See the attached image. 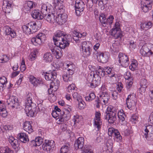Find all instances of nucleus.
<instances>
[{
    "mask_svg": "<svg viewBox=\"0 0 153 153\" xmlns=\"http://www.w3.org/2000/svg\"><path fill=\"white\" fill-rule=\"evenodd\" d=\"M0 153H14V152L7 146H0Z\"/></svg>",
    "mask_w": 153,
    "mask_h": 153,
    "instance_id": "obj_48",
    "label": "nucleus"
},
{
    "mask_svg": "<svg viewBox=\"0 0 153 153\" xmlns=\"http://www.w3.org/2000/svg\"><path fill=\"white\" fill-rule=\"evenodd\" d=\"M124 129L122 131V134L125 136H128L131 135L133 133L130 127H128L127 126H124Z\"/></svg>",
    "mask_w": 153,
    "mask_h": 153,
    "instance_id": "obj_45",
    "label": "nucleus"
},
{
    "mask_svg": "<svg viewBox=\"0 0 153 153\" xmlns=\"http://www.w3.org/2000/svg\"><path fill=\"white\" fill-rule=\"evenodd\" d=\"M84 138L82 137H79L75 141L74 146L76 149H81L83 147L84 142Z\"/></svg>",
    "mask_w": 153,
    "mask_h": 153,
    "instance_id": "obj_26",
    "label": "nucleus"
},
{
    "mask_svg": "<svg viewBox=\"0 0 153 153\" xmlns=\"http://www.w3.org/2000/svg\"><path fill=\"white\" fill-rule=\"evenodd\" d=\"M109 98V95L108 93H102L100 94V96L99 99L103 102V103L102 102V104H107L108 103Z\"/></svg>",
    "mask_w": 153,
    "mask_h": 153,
    "instance_id": "obj_28",
    "label": "nucleus"
},
{
    "mask_svg": "<svg viewBox=\"0 0 153 153\" xmlns=\"http://www.w3.org/2000/svg\"><path fill=\"white\" fill-rule=\"evenodd\" d=\"M97 74L98 76L100 77L101 76L103 77L105 75V72L104 70V68L101 66H99L97 71L94 73V72L93 77H94L95 75Z\"/></svg>",
    "mask_w": 153,
    "mask_h": 153,
    "instance_id": "obj_36",
    "label": "nucleus"
},
{
    "mask_svg": "<svg viewBox=\"0 0 153 153\" xmlns=\"http://www.w3.org/2000/svg\"><path fill=\"white\" fill-rule=\"evenodd\" d=\"M82 153H93V151L91 146L86 145L82 149Z\"/></svg>",
    "mask_w": 153,
    "mask_h": 153,
    "instance_id": "obj_46",
    "label": "nucleus"
},
{
    "mask_svg": "<svg viewBox=\"0 0 153 153\" xmlns=\"http://www.w3.org/2000/svg\"><path fill=\"white\" fill-rule=\"evenodd\" d=\"M118 57L119 62L121 65L124 67H126L128 66L129 61L127 55L120 53L119 54Z\"/></svg>",
    "mask_w": 153,
    "mask_h": 153,
    "instance_id": "obj_7",
    "label": "nucleus"
},
{
    "mask_svg": "<svg viewBox=\"0 0 153 153\" xmlns=\"http://www.w3.org/2000/svg\"><path fill=\"white\" fill-rule=\"evenodd\" d=\"M113 141L112 140H108L106 143V147H107V153H112L113 150Z\"/></svg>",
    "mask_w": 153,
    "mask_h": 153,
    "instance_id": "obj_33",
    "label": "nucleus"
},
{
    "mask_svg": "<svg viewBox=\"0 0 153 153\" xmlns=\"http://www.w3.org/2000/svg\"><path fill=\"white\" fill-rule=\"evenodd\" d=\"M138 116L137 114H134L130 118V121L133 124H135L138 121Z\"/></svg>",
    "mask_w": 153,
    "mask_h": 153,
    "instance_id": "obj_62",
    "label": "nucleus"
},
{
    "mask_svg": "<svg viewBox=\"0 0 153 153\" xmlns=\"http://www.w3.org/2000/svg\"><path fill=\"white\" fill-rule=\"evenodd\" d=\"M117 113L107 114L105 116V119L108 120L109 123L112 124L114 123L116 119Z\"/></svg>",
    "mask_w": 153,
    "mask_h": 153,
    "instance_id": "obj_24",
    "label": "nucleus"
},
{
    "mask_svg": "<svg viewBox=\"0 0 153 153\" xmlns=\"http://www.w3.org/2000/svg\"><path fill=\"white\" fill-rule=\"evenodd\" d=\"M5 33L7 40H11L12 38H15L16 36V33L14 30L7 26L6 27Z\"/></svg>",
    "mask_w": 153,
    "mask_h": 153,
    "instance_id": "obj_16",
    "label": "nucleus"
},
{
    "mask_svg": "<svg viewBox=\"0 0 153 153\" xmlns=\"http://www.w3.org/2000/svg\"><path fill=\"white\" fill-rule=\"evenodd\" d=\"M140 53L144 56H148L153 54V44L147 43L143 45L140 50Z\"/></svg>",
    "mask_w": 153,
    "mask_h": 153,
    "instance_id": "obj_4",
    "label": "nucleus"
},
{
    "mask_svg": "<svg viewBox=\"0 0 153 153\" xmlns=\"http://www.w3.org/2000/svg\"><path fill=\"white\" fill-rule=\"evenodd\" d=\"M29 81L34 85H36L40 84L42 82L41 79L39 78H36L33 76L30 75L28 77Z\"/></svg>",
    "mask_w": 153,
    "mask_h": 153,
    "instance_id": "obj_30",
    "label": "nucleus"
},
{
    "mask_svg": "<svg viewBox=\"0 0 153 153\" xmlns=\"http://www.w3.org/2000/svg\"><path fill=\"white\" fill-rule=\"evenodd\" d=\"M75 12L77 15H79L85 8V4L81 0H76L75 4Z\"/></svg>",
    "mask_w": 153,
    "mask_h": 153,
    "instance_id": "obj_10",
    "label": "nucleus"
},
{
    "mask_svg": "<svg viewBox=\"0 0 153 153\" xmlns=\"http://www.w3.org/2000/svg\"><path fill=\"white\" fill-rule=\"evenodd\" d=\"M100 116L101 114L99 112H96L95 114L94 125L95 127L97 128L98 130L101 128L102 124Z\"/></svg>",
    "mask_w": 153,
    "mask_h": 153,
    "instance_id": "obj_17",
    "label": "nucleus"
},
{
    "mask_svg": "<svg viewBox=\"0 0 153 153\" xmlns=\"http://www.w3.org/2000/svg\"><path fill=\"white\" fill-rule=\"evenodd\" d=\"M5 99L7 100V104L10 105L12 108H20V102L16 97L11 95L10 93H8L5 96Z\"/></svg>",
    "mask_w": 153,
    "mask_h": 153,
    "instance_id": "obj_2",
    "label": "nucleus"
},
{
    "mask_svg": "<svg viewBox=\"0 0 153 153\" xmlns=\"http://www.w3.org/2000/svg\"><path fill=\"white\" fill-rule=\"evenodd\" d=\"M153 0H141V7L143 11L147 12L152 8V4Z\"/></svg>",
    "mask_w": 153,
    "mask_h": 153,
    "instance_id": "obj_8",
    "label": "nucleus"
},
{
    "mask_svg": "<svg viewBox=\"0 0 153 153\" xmlns=\"http://www.w3.org/2000/svg\"><path fill=\"white\" fill-rule=\"evenodd\" d=\"M118 116L120 123L122 125H123L125 122V115L123 113V110H120L118 111Z\"/></svg>",
    "mask_w": 153,
    "mask_h": 153,
    "instance_id": "obj_38",
    "label": "nucleus"
},
{
    "mask_svg": "<svg viewBox=\"0 0 153 153\" xmlns=\"http://www.w3.org/2000/svg\"><path fill=\"white\" fill-rule=\"evenodd\" d=\"M28 57L29 59L31 61L34 60L36 59V51H33L31 52Z\"/></svg>",
    "mask_w": 153,
    "mask_h": 153,
    "instance_id": "obj_60",
    "label": "nucleus"
},
{
    "mask_svg": "<svg viewBox=\"0 0 153 153\" xmlns=\"http://www.w3.org/2000/svg\"><path fill=\"white\" fill-rule=\"evenodd\" d=\"M55 145L54 141L45 140L42 145V148L44 151L50 153L53 151Z\"/></svg>",
    "mask_w": 153,
    "mask_h": 153,
    "instance_id": "obj_6",
    "label": "nucleus"
},
{
    "mask_svg": "<svg viewBox=\"0 0 153 153\" xmlns=\"http://www.w3.org/2000/svg\"><path fill=\"white\" fill-rule=\"evenodd\" d=\"M41 13L44 16L48 13L52 12L53 7L51 4L48 3L44 4L41 6Z\"/></svg>",
    "mask_w": 153,
    "mask_h": 153,
    "instance_id": "obj_12",
    "label": "nucleus"
},
{
    "mask_svg": "<svg viewBox=\"0 0 153 153\" xmlns=\"http://www.w3.org/2000/svg\"><path fill=\"white\" fill-rule=\"evenodd\" d=\"M95 97V95L93 93H91L89 94V96L85 97V100L86 101H90L94 100Z\"/></svg>",
    "mask_w": 153,
    "mask_h": 153,
    "instance_id": "obj_63",
    "label": "nucleus"
},
{
    "mask_svg": "<svg viewBox=\"0 0 153 153\" xmlns=\"http://www.w3.org/2000/svg\"><path fill=\"white\" fill-rule=\"evenodd\" d=\"M111 34L117 38H121L122 37V34L120 32V30L112 29Z\"/></svg>",
    "mask_w": 153,
    "mask_h": 153,
    "instance_id": "obj_44",
    "label": "nucleus"
},
{
    "mask_svg": "<svg viewBox=\"0 0 153 153\" xmlns=\"http://www.w3.org/2000/svg\"><path fill=\"white\" fill-rule=\"evenodd\" d=\"M36 36L37 38H38L41 41L42 43L44 42L46 39V35L43 33H39Z\"/></svg>",
    "mask_w": 153,
    "mask_h": 153,
    "instance_id": "obj_58",
    "label": "nucleus"
},
{
    "mask_svg": "<svg viewBox=\"0 0 153 153\" xmlns=\"http://www.w3.org/2000/svg\"><path fill=\"white\" fill-rule=\"evenodd\" d=\"M148 82L147 80L145 78L142 79L140 82V90L142 92H144L146 89L147 87Z\"/></svg>",
    "mask_w": 153,
    "mask_h": 153,
    "instance_id": "obj_34",
    "label": "nucleus"
},
{
    "mask_svg": "<svg viewBox=\"0 0 153 153\" xmlns=\"http://www.w3.org/2000/svg\"><path fill=\"white\" fill-rule=\"evenodd\" d=\"M115 134L114 136L115 140L117 142L120 141L122 139V137L120 135V133L118 131H116L115 132Z\"/></svg>",
    "mask_w": 153,
    "mask_h": 153,
    "instance_id": "obj_59",
    "label": "nucleus"
},
{
    "mask_svg": "<svg viewBox=\"0 0 153 153\" xmlns=\"http://www.w3.org/2000/svg\"><path fill=\"white\" fill-rule=\"evenodd\" d=\"M73 39L76 42H78L79 41V38H80V36L81 35V33H78L75 31L74 32Z\"/></svg>",
    "mask_w": 153,
    "mask_h": 153,
    "instance_id": "obj_57",
    "label": "nucleus"
},
{
    "mask_svg": "<svg viewBox=\"0 0 153 153\" xmlns=\"http://www.w3.org/2000/svg\"><path fill=\"white\" fill-rule=\"evenodd\" d=\"M45 79L47 80H54L56 77L57 74L55 71L44 73Z\"/></svg>",
    "mask_w": 153,
    "mask_h": 153,
    "instance_id": "obj_20",
    "label": "nucleus"
},
{
    "mask_svg": "<svg viewBox=\"0 0 153 153\" xmlns=\"http://www.w3.org/2000/svg\"><path fill=\"white\" fill-rule=\"evenodd\" d=\"M62 73V77L65 82H68L71 80V74L69 73L68 71H63Z\"/></svg>",
    "mask_w": 153,
    "mask_h": 153,
    "instance_id": "obj_39",
    "label": "nucleus"
},
{
    "mask_svg": "<svg viewBox=\"0 0 153 153\" xmlns=\"http://www.w3.org/2000/svg\"><path fill=\"white\" fill-rule=\"evenodd\" d=\"M82 120V117L78 115H74L73 118V121L74 122V124L79 123Z\"/></svg>",
    "mask_w": 153,
    "mask_h": 153,
    "instance_id": "obj_55",
    "label": "nucleus"
},
{
    "mask_svg": "<svg viewBox=\"0 0 153 153\" xmlns=\"http://www.w3.org/2000/svg\"><path fill=\"white\" fill-rule=\"evenodd\" d=\"M90 44H91L89 42H87L86 41H84L82 42L80 48L81 49L84 48H91L90 47Z\"/></svg>",
    "mask_w": 153,
    "mask_h": 153,
    "instance_id": "obj_61",
    "label": "nucleus"
},
{
    "mask_svg": "<svg viewBox=\"0 0 153 153\" xmlns=\"http://www.w3.org/2000/svg\"><path fill=\"white\" fill-rule=\"evenodd\" d=\"M152 26V22L149 21L141 24L140 27L142 29L146 30L151 28Z\"/></svg>",
    "mask_w": 153,
    "mask_h": 153,
    "instance_id": "obj_43",
    "label": "nucleus"
},
{
    "mask_svg": "<svg viewBox=\"0 0 153 153\" xmlns=\"http://www.w3.org/2000/svg\"><path fill=\"white\" fill-rule=\"evenodd\" d=\"M31 15L33 18L38 19H41L43 18V15L39 10H35L32 12Z\"/></svg>",
    "mask_w": 153,
    "mask_h": 153,
    "instance_id": "obj_31",
    "label": "nucleus"
},
{
    "mask_svg": "<svg viewBox=\"0 0 153 153\" xmlns=\"http://www.w3.org/2000/svg\"><path fill=\"white\" fill-rule=\"evenodd\" d=\"M23 129L29 133H30L33 131L32 127L31 125L30 122L26 121L23 123Z\"/></svg>",
    "mask_w": 153,
    "mask_h": 153,
    "instance_id": "obj_27",
    "label": "nucleus"
},
{
    "mask_svg": "<svg viewBox=\"0 0 153 153\" xmlns=\"http://www.w3.org/2000/svg\"><path fill=\"white\" fill-rule=\"evenodd\" d=\"M36 109V105L35 104H32V105H26L25 111L27 116L33 117Z\"/></svg>",
    "mask_w": 153,
    "mask_h": 153,
    "instance_id": "obj_9",
    "label": "nucleus"
},
{
    "mask_svg": "<svg viewBox=\"0 0 153 153\" xmlns=\"http://www.w3.org/2000/svg\"><path fill=\"white\" fill-rule=\"evenodd\" d=\"M108 58L109 53L108 52H100L98 53L97 59L99 62L106 63L108 61Z\"/></svg>",
    "mask_w": 153,
    "mask_h": 153,
    "instance_id": "obj_15",
    "label": "nucleus"
},
{
    "mask_svg": "<svg viewBox=\"0 0 153 153\" xmlns=\"http://www.w3.org/2000/svg\"><path fill=\"white\" fill-rule=\"evenodd\" d=\"M99 20L103 26H106L107 19H106L104 14H102L100 15L99 17Z\"/></svg>",
    "mask_w": 153,
    "mask_h": 153,
    "instance_id": "obj_56",
    "label": "nucleus"
},
{
    "mask_svg": "<svg viewBox=\"0 0 153 153\" xmlns=\"http://www.w3.org/2000/svg\"><path fill=\"white\" fill-rule=\"evenodd\" d=\"M33 2L31 1H28L25 4L24 8L25 12H27L32 8L35 6Z\"/></svg>",
    "mask_w": 153,
    "mask_h": 153,
    "instance_id": "obj_37",
    "label": "nucleus"
},
{
    "mask_svg": "<svg viewBox=\"0 0 153 153\" xmlns=\"http://www.w3.org/2000/svg\"><path fill=\"white\" fill-rule=\"evenodd\" d=\"M23 32L28 35L36 32L37 30V26L35 22H31L22 27Z\"/></svg>",
    "mask_w": 153,
    "mask_h": 153,
    "instance_id": "obj_3",
    "label": "nucleus"
},
{
    "mask_svg": "<svg viewBox=\"0 0 153 153\" xmlns=\"http://www.w3.org/2000/svg\"><path fill=\"white\" fill-rule=\"evenodd\" d=\"M7 81L6 78L2 76L0 77V91L1 90H3V88H5L7 83Z\"/></svg>",
    "mask_w": 153,
    "mask_h": 153,
    "instance_id": "obj_42",
    "label": "nucleus"
},
{
    "mask_svg": "<svg viewBox=\"0 0 153 153\" xmlns=\"http://www.w3.org/2000/svg\"><path fill=\"white\" fill-rule=\"evenodd\" d=\"M18 137L20 140L23 143H26L29 141L28 136L25 133H20L18 134Z\"/></svg>",
    "mask_w": 153,
    "mask_h": 153,
    "instance_id": "obj_32",
    "label": "nucleus"
},
{
    "mask_svg": "<svg viewBox=\"0 0 153 153\" xmlns=\"http://www.w3.org/2000/svg\"><path fill=\"white\" fill-rule=\"evenodd\" d=\"M69 148L70 145L68 144L63 146L61 148L60 153H68Z\"/></svg>",
    "mask_w": 153,
    "mask_h": 153,
    "instance_id": "obj_51",
    "label": "nucleus"
},
{
    "mask_svg": "<svg viewBox=\"0 0 153 153\" xmlns=\"http://www.w3.org/2000/svg\"><path fill=\"white\" fill-rule=\"evenodd\" d=\"M31 41L33 44L36 46L40 45L42 43L41 41L37 38L36 36L31 39Z\"/></svg>",
    "mask_w": 153,
    "mask_h": 153,
    "instance_id": "obj_49",
    "label": "nucleus"
},
{
    "mask_svg": "<svg viewBox=\"0 0 153 153\" xmlns=\"http://www.w3.org/2000/svg\"><path fill=\"white\" fill-rule=\"evenodd\" d=\"M43 18L49 22L54 23L56 22V17L55 13H48L46 15L43 16Z\"/></svg>",
    "mask_w": 153,
    "mask_h": 153,
    "instance_id": "obj_21",
    "label": "nucleus"
},
{
    "mask_svg": "<svg viewBox=\"0 0 153 153\" xmlns=\"http://www.w3.org/2000/svg\"><path fill=\"white\" fill-rule=\"evenodd\" d=\"M63 66L67 69L68 72L72 74L74 70L75 65L71 62L67 61L64 62Z\"/></svg>",
    "mask_w": 153,
    "mask_h": 153,
    "instance_id": "obj_23",
    "label": "nucleus"
},
{
    "mask_svg": "<svg viewBox=\"0 0 153 153\" xmlns=\"http://www.w3.org/2000/svg\"><path fill=\"white\" fill-rule=\"evenodd\" d=\"M71 39V35L60 30H58L55 33L53 40L56 46L51 48V51L56 59H59L62 56V50L69 45L70 40Z\"/></svg>",
    "mask_w": 153,
    "mask_h": 153,
    "instance_id": "obj_1",
    "label": "nucleus"
},
{
    "mask_svg": "<svg viewBox=\"0 0 153 153\" xmlns=\"http://www.w3.org/2000/svg\"><path fill=\"white\" fill-rule=\"evenodd\" d=\"M138 65L137 61L135 60H133L129 66V68L131 71H134L137 69Z\"/></svg>",
    "mask_w": 153,
    "mask_h": 153,
    "instance_id": "obj_52",
    "label": "nucleus"
},
{
    "mask_svg": "<svg viewBox=\"0 0 153 153\" xmlns=\"http://www.w3.org/2000/svg\"><path fill=\"white\" fill-rule=\"evenodd\" d=\"M71 111V107L70 106H67V108H65L64 111L62 112V114H60V115L59 117L56 118V120H57V123L58 124H60L64 121V116L66 118V120L69 119L71 117L70 111Z\"/></svg>",
    "mask_w": 153,
    "mask_h": 153,
    "instance_id": "obj_5",
    "label": "nucleus"
},
{
    "mask_svg": "<svg viewBox=\"0 0 153 153\" xmlns=\"http://www.w3.org/2000/svg\"><path fill=\"white\" fill-rule=\"evenodd\" d=\"M43 60L46 62H51L53 59V56L50 52H47L44 54Z\"/></svg>",
    "mask_w": 153,
    "mask_h": 153,
    "instance_id": "obj_40",
    "label": "nucleus"
},
{
    "mask_svg": "<svg viewBox=\"0 0 153 153\" xmlns=\"http://www.w3.org/2000/svg\"><path fill=\"white\" fill-rule=\"evenodd\" d=\"M137 102V100L135 97L131 94H129L126 99V104L127 107L130 109L132 107H134Z\"/></svg>",
    "mask_w": 153,
    "mask_h": 153,
    "instance_id": "obj_11",
    "label": "nucleus"
},
{
    "mask_svg": "<svg viewBox=\"0 0 153 153\" xmlns=\"http://www.w3.org/2000/svg\"><path fill=\"white\" fill-rule=\"evenodd\" d=\"M43 140L40 137H36L35 140H32L31 142V144L34 146H39L43 143Z\"/></svg>",
    "mask_w": 153,
    "mask_h": 153,
    "instance_id": "obj_29",
    "label": "nucleus"
},
{
    "mask_svg": "<svg viewBox=\"0 0 153 153\" xmlns=\"http://www.w3.org/2000/svg\"><path fill=\"white\" fill-rule=\"evenodd\" d=\"M9 141L10 143L13 148L16 149L18 145V140L15 139L13 136H10L9 138Z\"/></svg>",
    "mask_w": 153,
    "mask_h": 153,
    "instance_id": "obj_41",
    "label": "nucleus"
},
{
    "mask_svg": "<svg viewBox=\"0 0 153 153\" xmlns=\"http://www.w3.org/2000/svg\"><path fill=\"white\" fill-rule=\"evenodd\" d=\"M108 74V79L109 81V83H113L117 81L116 76L114 70Z\"/></svg>",
    "mask_w": 153,
    "mask_h": 153,
    "instance_id": "obj_35",
    "label": "nucleus"
},
{
    "mask_svg": "<svg viewBox=\"0 0 153 153\" xmlns=\"http://www.w3.org/2000/svg\"><path fill=\"white\" fill-rule=\"evenodd\" d=\"M9 57L7 55H3L0 59V62L3 63L8 62L9 60Z\"/></svg>",
    "mask_w": 153,
    "mask_h": 153,
    "instance_id": "obj_64",
    "label": "nucleus"
},
{
    "mask_svg": "<svg viewBox=\"0 0 153 153\" xmlns=\"http://www.w3.org/2000/svg\"><path fill=\"white\" fill-rule=\"evenodd\" d=\"M11 2L7 0H3L2 8L6 14L10 13L12 10Z\"/></svg>",
    "mask_w": 153,
    "mask_h": 153,
    "instance_id": "obj_18",
    "label": "nucleus"
},
{
    "mask_svg": "<svg viewBox=\"0 0 153 153\" xmlns=\"http://www.w3.org/2000/svg\"><path fill=\"white\" fill-rule=\"evenodd\" d=\"M117 113L116 109L113 107L111 105H109L107 108V111L106 112V114H111V113Z\"/></svg>",
    "mask_w": 153,
    "mask_h": 153,
    "instance_id": "obj_53",
    "label": "nucleus"
},
{
    "mask_svg": "<svg viewBox=\"0 0 153 153\" xmlns=\"http://www.w3.org/2000/svg\"><path fill=\"white\" fill-rule=\"evenodd\" d=\"M60 82L59 80H56L55 82L52 83V84H53V83H54V86H53L52 85H51L50 86V88L48 89V92L49 94L51 95L50 97H52L53 99L52 101H54L56 100V96L53 95V94H52V92L53 90L52 88H55L54 91H56L59 88L60 85ZM53 90H54V89H53Z\"/></svg>",
    "mask_w": 153,
    "mask_h": 153,
    "instance_id": "obj_14",
    "label": "nucleus"
},
{
    "mask_svg": "<svg viewBox=\"0 0 153 153\" xmlns=\"http://www.w3.org/2000/svg\"><path fill=\"white\" fill-rule=\"evenodd\" d=\"M33 97V95L30 93H28L27 94L25 100L26 105H32V104H34L32 101Z\"/></svg>",
    "mask_w": 153,
    "mask_h": 153,
    "instance_id": "obj_47",
    "label": "nucleus"
},
{
    "mask_svg": "<svg viewBox=\"0 0 153 153\" xmlns=\"http://www.w3.org/2000/svg\"><path fill=\"white\" fill-rule=\"evenodd\" d=\"M63 0H54L53 4L56 7L58 12H64V6L63 5Z\"/></svg>",
    "mask_w": 153,
    "mask_h": 153,
    "instance_id": "obj_22",
    "label": "nucleus"
},
{
    "mask_svg": "<svg viewBox=\"0 0 153 153\" xmlns=\"http://www.w3.org/2000/svg\"><path fill=\"white\" fill-rule=\"evenodd\" d=\"M57 12V17H56V22L59 25H62L64 24L67 21V15L64 12L58 13Z\"/></svg>",
    "mask_w": 153,
    "mask_h": 153,
    "instance_id": "obj_13",
    "label": "nucleus"
},
{
    "mask_svg": "<svg viewBox=\"0 0 153 153\" xmlns=\"http://www.w3.org/2000/svg\"><path fill=\"white\" fill-rule=\"evenodd\" d=\"M149 134H153V126L152 125H148L145 126V129L143 131V136L147 139L148 135Z\"/></svg>",
    "mask_w": 153,
    "mask_h": 153,
    "instance_id": "obj_25",
    "label": "nucleus"
},
{
    "mask_svg": "<svg viewBox=\"0 0 153 153\" xmlns=\"http://www.w3.org/2000/svg\"><path fill=\"white\" fill-rule=\"evenodd\" d=\"M133 84V79L128 80L126 83V88L127 90L130 91L132 87Z\"/></svg>",
    "mask_w": 153,
    "mask_h": 153,
    "instance_id": "obj_54",
    "label": "nucleus"
},
{
    "mask_svg": "<svg viewBox=\"0 0 153 153\" xmlns=\"http://www.w3.org/2000/svg\"><path fill=\"white\" fill-rule=\"evenodd\" d=\"M81 49L84 56H88L90 55L91 51V48H84Z\"/></svg>",
    "mask_w": 153,
    "mask_h": 153,
    "instance_id": "obj_50",
    "label": "nucleus"
},
{
    "mask_svg": "<svg viewBox=\"0 0 153 153\" xmlns=\"http://www.w3.org/2000/svg\"><path fill=\"white\" fill-rule=\"evenodd\" d=\"M93 77V78L92 82L88 84V86L92 88L96 87L98 85H99L101 83L100 78L97 75H95L94 77Z\"/></svg>",
    "mask_w": 153,
    "mask_h": 153,
    "instance_id": "obj_19",
    "label": "nucleus"
}]
</instances>
